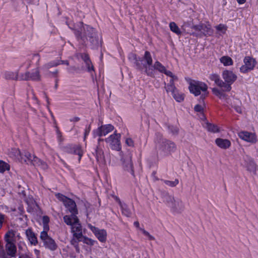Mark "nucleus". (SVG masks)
Here are the masks:
<instances>
[{
  "label": "nucleus",
  "mask_w": 258,
  "mask_h": 258,
  "mask_svg": "<svg viewBox=\"0 0 258 258\" xmlns=\"http://www.w3.org/2000/svg\"><path fill=\"white\" fill-rule=\"evenodd\" d=\"M234 108L236 110V111L239 113H242V109L241 107V106L238 105H235L234 106Z\"/></svg>",
  "instance_id": "54"
},
{
  "label": "nucleus",
  "mask_w": 258,
  "mask_h": 258,
  "mask_svg": "<svg viewBox=\"0 0 258 258\" xmlns=\"http://www.w3.org/2000/svg\"><path fill=\"white\" fill-rule=\"evenodd\" d=\"M210 79L213 81H214L215 84L219 87H221L223 89V81L222 80L219 76L216 74H211L210 76Z\"/></svg>",
  "instance_id": "30"
},
{
  "label": "nucleus",
  "mask_w": 258,
  "mask_h": 258,
  "mask_svg": "<svg viewBox=\"0 0 258 258\" xmlns=\"http://www.w3.org/2000/svg\"><path fill=\"white\" fill-rule=\"evenodd\" d=\"M81 57L85 62L89 72L93 70V67L88 54L85 53L81 54Z\"/></svg>",
  "instance_id": "31"
},
{
  "label": "nucleus",
  "mask_w": 258,
  "mask_h": 258,
  "mask_svg": "<svg viewBox=\"0 0 258 258\" xmlns=\"http://www.w3.org/2000/svg\"><path fill=\"white\" fill-rule=\"evenodd\" d=\"M75 248L76 249V250L77 252H80V248H79V246L78 245V244H76L75 245Z\"/></svg>",
  "instance_id": "63"
},
{
  "label": "nucleus",
  "mask_w": 258,
  "mask_h": 258,
  "mask_svg": "<svg viewBox=\"0 0 258 258\" xmlns=\"http://www.w3.org/2000/svg\"><path fill=\"white\" fill-rule=\"evenodd\" d=\"M155 70H158L161 73H163L165 71V68L159 61H156L153 66Z\"/></svg>",
  "instance_id": "38"
},
{
  "label": "nucleus",
  "mask_w": 258,
  "mask_h": 258,
  "mask_svg": "<svg viewBox=\"0 0 258 258\" xmlns=\"http://www.w3.org/2000/svg\"><path fill=\"white\" fill-rule=\"evenodd\" d=\"M212 92L216 96H218V97L220 96V94L222 93L221 91L216 88H214L212 89Z\"/></svg>",
  "instance_id": "51"
},
{
  "label": "nucleus",
  "mask_w": 258,
  "mask_h": 258,
  "mask_svg": "<svg viewBox=\"0 0 258 258\" xmlns=\"http://www.w3.org/2000/svg\"><path fill=\"white\" fill-rule=\"evenodd\" d=\"M143 233L146 236H147L149 240H155V238L154 236L151 235L148 231H146L145 229H141Z\"/></svg>",
  "instance_id": "48"
},
{
  "label": "nucleus",
  "mask_w": 258,
  "mask_h": 258,
  "mask_svg": "<svg viewBox=\"0 0 258 258\" xmlns=\"http://www.w3.org/2000/svg\"><path fill=\"white\" fill-rule=\"evenodd\" d=\"M55 197L60 201L62 202L63 204L67 201V200H69L70 198L66 197L65 196L57 193L55 194Z\"/></svg>",
  "instance_id": "46"
},
{
  "label": "nucleus",
  "mask_w": 258,
  "mask_h": 258,
  "mask_svg": "<svg viewBox=\"0 0 258 258\" xmlns=\"http://www.w3.org/2000/svg\"><path fill=\"white\" fill-rule=\"evenodd\" d=\"M123 167L124 170L130 172L134 175L133 164L132 162V155L130 153H127L123 155L121 158Z\"/></svg>",
  "instance_id": "13"
},
{
  "label": "nucleus",
  "mask_w": 258,
  "mask_h": 258,
  "mask_svg": "<svg viewBox=\"0 0 258 258\" xmlns=\"http://www.w3.org/2000/svg\"><path fill=\"white\" fill-rule=\"evenodd\" d=\"M113 129L114 126L110 124L101 125L97 129L93 131V137L96 138L97 137L105 136L111 132Z\"/></svg>",
  "instance_id": "11"
},
{
  "label": "nucleus",
  "mask_w": 258,
  "mask_h": 258,
  "mask_svg": "<svg viewBox=\"0 0 258 258\" xmlns=\"http://www.w3.org/2000/svg\"><path fill=\"white\" fill-rule=\"evenodd\" d=\"M26 235L32 245H36L38 243V240L36 234L30 228L27 229L25 231Z\"/></svg>",
  "instance_id": "23"
},
{
  "label": "nucleus",
  "mask_w": 258,
  "mask_h": 258,
  "mask_svg": "<svg viewBox=\"0 0 258 258\" xmlns=\"http://www.w3.org/2000/svg\"><path fill=\"white\" fill-rule=\"evenodd\" d=\"M172 95L173 98L178 102H182L184 100L183 94L179 93L177 90Z\"/></svg>",
  "instance_id": "39"
},
{
  "label": "nucleus",
  "mask_w": 258,
  "mask_h": 258,
  "mask_svg": "<svg viewBox=\"0 0 258 258\" xmlns=\"http://www.w3.org/2000/svg\"><path fill=\"white\" fill-rule=\"evenodd\" d=\"M173 212L180 213L184 209L182 201L179 199H175L169 207Z\"/></svg>",
  "instance_id": "16"
},
{
  "label": "nucleus",
  "mask_w": 258,
  "mask_h": 258,
  "mask_svg": "<svg viewBox=\"0 0 258 258\" xmlns=\"http://www.w3.org/2000/svg\"><path fill=\"white\" fill-rule=\"evenodd\" d=\"M168 130L173 135H177L178 134L179 129L177 126L169 125Z\"/></svg>",
  "instance_id": "44"
},
{
  "label": "nucleus",
  "mask_w": 258,
  "mask_h": 258,
  "mask_svg": "<svg viewBox=\"0 0 258 258\" xmlns=\"http://www.w3.org/2000/svg\"><path fill=\"white\" fill-rule=\"evenodd\" d=\"M239 137L240 139L250 143H255L256 141L254 134L247 132H241L239 133Z\"/></svg>",
  "instance_id": "20"
},
{
  "label": "nucleus",
  "mask_w": 258,
  "mask_h": 258,
  "mask_svg": "<svg viewBox=\"0 0 258 258\" xmlns=\"http://www.w3.org/2000/svg\"><path fill=\"white\" fill-rule=\"evenodd\" d=\"M220 60V62L225 66H231L233 64L232 59L231 57L228 56H223L221 57Z\"/></svg>",
  "instance_id": "34"
},
{
  "label": "nucleus",
  "mask_w": 258,
  "mask_h": 258,
  "mask_svg": "<svg viewBox=\"0 0 258 258\" xmlns=\"http://www.w3.org/2000/svg\"><path fill=\"white\" fill-rule=\"evenodd\" d=\"M91 131V124H89V126L86 127L84 133V139L86 138V137L89 135L90 132Z\"/></svg>",
  "instance_id": "52"
},
{
  "label": "nucleus",
  "mask_w": 258,
  "mask_h": 258,
  "mask_svg": "<svg viewBox=\"0 0 258 258\" xmlns=\"http://www.w3.org/2000/svg\"><path fill=\"white\" fill-rule=\"evenodd\" d=\"M176 145L174 142L166 139H162L159 147V151L164 156H169L176 151Z\"/></svg>",
  "instance_id": "4"
},
{
  "label": "nucleus",
  "mask_w": 258,
  "mask_h": 258,
  "mask_svg": "<svg viewBox=\"0 0 258 258\" xmlns=\"http://www.w3.org/2000/svg\"><path fill=\"white\" fill-rule=\"evenodd\" d=\"M163 73H164L167 76L170 77L172 78H174L175 80L178 79L177 77L176 76L174 75L173 73L170 71H167L165 69V72H164Z\"/></svg>",
  "instance_id": "49"
},
{
  "label": "nucleus",
  "mask_w": 258,
  "mask_h": 258,
  "mask_svg": "<svg viewBox=\"0 0 258 258\" xmlns=\"http://www.w3.org/2000/svg\"><path fill=\"white\" fill-rule=\"evenodd\" d=\"M191 28V32L190 33L191 35L197 37H202V29L200 28V24L193 25Z\"/></svg>",
  "instance_id": "28"
},
{
  "label": "nucleus",
  "mask_w": 258,
  "mask_h": 258,
  "mask_svg": "<svg viewBox=\"0 0 258 258\" xmlns=\"http://www.w3.org/2000/svg\"><path fill=\"white\" fill-rule=\"evenodd\" d=\"M41 240L43 241L46 248L50 250H55L57 247V245L55 241L47 234V232L42 231L40 235Z\"/></svg>",
  "instance_id": "8"
},
{
  "label": "nucleus",
  "mask_w": 258,
  "mask_h": 258,
  "mask_svg": "<svg viewBox=\"0 0 258 258\" xmlns=\"http://www.w3.org/2000/svg\"><path fill=\"white\" fill-rule=\"evenodd\" d=\"M169 27L173 32L175 33L177 35H180L181 34V32L180 30L179 27L176 25V24L173 22L170 23Z\"/></svg>",
  "instance_id": "35"
},
{
  "label": "nucleus",
  "mask_w": 258,
  "mask_h": 258,
  "mask_svg": "<svg viewBox=\"0 0 258 258\" xmlns=\"http://www.w3.org/2000/svg\"><path fill=\"white\" fill-rule=\"evenodd\" d=\"M93 154L95 155L96 160L98 162L102 164L105 163L104 152L99 145L97 146Z\"/></svg>",
  "instance_id": "22"
},
{
  "label": "nucleus",
  "mask_w": 258,
  "mask_h": 258,
  "mask_svg": "<svg viewBox=\"0 0 258 258\" xmlns=\"http://www.w3.org/2000/svg\"><path fill=\"white\" fill-rule=\"evenodd\" d=\"M206 127L207 130L212 133H217L219 132V128L218 126L215 124L207 123L206 125Z\"/></svg>",
  "instance_id": "37"
},
{
  "label": "nucleus",
  "mask_w": 258,
  "mask_h": 258,
  "mask_svg": "<svg viewBox=\"0 0 258 258\" xmlns=\"http://www.w3.org/2000/svg\"><path fill=\"white\" fill-rule=\"evenodd\" d=\"M71 244L75 246V244H78V241L75 239H72L71 241Z\"/></svg>",
  "instance_id": "61"
},
{
  "label": "nucleus",
  "mask_w": 258,
  "mask_h": 258,
  "mask_svg": "<svg viewBox=\"0 0 258 258\" xmlns=\"http://www.w3.org/2000/svg\"><path fill=\"white\" fill-rule=\"evenodd\" d=\"M244 161V166L247 168V170L250 172H254L256 170V165L253 160L249 156L245 155L243 156Z\"/></svg>",
  "instance_id": "18"
},
{
  "label": "nucleus",
  "mask_w": 258,
  "mask_h": 258,
  "mask_svg": "<svg viewBox=\"0 0 258 258\" xmlns=\"http://www.w3.org/2000/svg\"><path fill=\"white\" fill-rule=\"evenodd\" d=\"M163 181L166 185L170 187H175L179 183V180L177 179H175L174 181L164 180Z\"/></svg>",
  "instance_id": "42"
},
{
  "label": "nucleus",
  "mask_w": 258,
  "mask_h": 258,
  "mask_svg": "<svg viewBox=\"0 0 258 258\" xmlns=\"http://www.w3.org/2000/svg\"><path fill=\"white\" fill-rule=\"evenodd\" d=\"M216 145L222 149H227L231 146V142L227 139L217 138L215 140Z\"/></svg>",
  "instance_id": "25"
},
{
  "label": "nucleus",
  "mask_w": 258,
  "mask_h": 258,
  "mask_svg": "<svg viewBox=\"0 0 258 258\" xmlns=\"http://www.w3.org/2000/svg\"><path fill=\"white\" fill-rule=\"evenodd\" d=\"M67 210L72 214H78V212L76 203L73 200L69 199L64 204Z\"/></svg>",
  "instance_id": "21"
},
{
  "label": "nucleus",
  "mask_w": 258,
  "mask_h": 258,
  "mask_svg": "<svg viewBox=\"0 0 258 258\" xmlns=\"http://www.w3.org/2000/svg\"><path fill=\"white\" fill-rule=\"evenodd\" d=\"M19 80L21 81H39L41 80V76L38 67L33 70L31 72H26L24 74H21L19 76Z\"/></svg>",
  "instance_id": "7"
},
{
  "label": "nucleus",
  "mask_w": 258,
  "mask_h": 258,
  "mask_svg": "<svg viewBox=\"0 0 258 258\" xmlns=\"http://www.w3.org/2000/svg\"><path fill=\"white\" fill-rule=\"evenodd\" d=\"M216 29L218 31H221L223 33H225L227 30V27L224 24H220L216 26Z\"/></svg>",
  "instance_id": "47"
},
{
  "label": "nucleus",
  "mask_w": 258,
  "mask_h": 258,
  "mask_svg": "<svg viewBox=\"0 0 258 258\" xmlns=\"http://www.w3.org/2000/svg\"><path fill=\"white\" fill-rule=\"evenodd\" d=\"M79 120H80V118L79 117H74L70 119V121H73V122H77Z\"/></svg>",
  "instance_id": "58"
},
{
  "label": "nucleus",
  "mask_w": 258,
  "mask_h": 258,
  "mask_svg": "<svg viewBox=\"0 0 258 258\" xmlns=\"http://www.w3.org/2000/svg\"><path fill=\"white\" fill-rule=\"evenodd\" d=\"M60 60V64H66L68 66L69 64V61L68 60Z\"/></svg>",
  "instance_id": "60"
},
{
  "label": "nucleus",
  "mask_w": 258,
  "mask_h": 258,
  "mask_svg": "<svg viewBox=\"0 0 258 258\" xmlns=\"http://www.w3.org/2000/svg\"><path fill=\"white\" fill-rule=\"evenodd\" d=\"M222 76L223 81V91L229 92L231 90V85L236 80L237 77L232 71L225 70L223 71Z\"/></svg>",
  "instance_id": "3"
},
{
  "label": "nucleus",
  "mask_w": 258,
  "mask_h": 258,
  "mask_svg": "<svg viewBox=\"0 0 258 258\" xmlns=\"http://www.w3.org/2000/svg\"><path fill=\"white\" fill-rule=\"evenodd\" d=\"M219 98L221 99H226V95L225 93H224L223 92H222V93L220 94V96H219Z\"/></svg>",
  "instance_id": "57"
},
{
  "label": "nucleus",
  "mask_w": 258,
  "mask_h": 258,
  "mask_svg": "<svg viewBox=\"0 0 258 258\" xmlns=\"http://www.w3.org/2000/svg\"><path fill=\"white\" fill-rule=\"evenodd\" d=\"M4 221V216L3 215H0V229L2 227Z\"/></svg>",
  "instance_id": "56"
},
{
  "label": "nucleus",
  "mask_w": 258,
  "mask_h": 258,
  "mask_svg": "<svg viewBox=\"0 0 258 258\" xmlns=\"http://www.w3.org/2000/svg\"><path fill=\"white\" fill-rule=\"evenodd\" d=\"M69 27L74 30L75 35L77 40L83 45L90 43L93 48H97L99 45V37L96 30L92 27L84 25L79 22L74 27Z\"/></svg>",
  "instance_id": "1"
},
{
  "label": "nucleus",
  "mask_w": 258,
  "mask_h": 258,
  "mask_svg": "<svg viewBox=\"0 0 258 258\" xmlns=\"http://www.w3.org/2000/svg\"><path fill=\"white\" fill-rule=\"evenodd\" d=\"M25 152H28L26 151L21 152L18 149L14 148L12 149L10 155L11 157L15 160H18L21 162L23 161L25 162V156L24 155Z\"/></svg>",
  "instance_id": "17"
},
{
  "label": "nucleus",
  "mask_w": 258,
  "mask_h": 258,
  "mask_svg": "<svg viewBox=\"0 0 258 258\" xmlns=\"http://www.w3.org/2000/svg\"><path fill=\"white\" fill-rule=\"evenodd\" d=\"M194 109L196 112L202 113L203 112L204 107L202 105L197 104L195 106Z\"/></svg>",
  "instance_id": "50"
},
{
  "label": "nucleus",
  "mask_w": 258,
  "mask_h": 258,
  "mask_svg": "<svg viewBox=\"0 0 258 258\" xmlns=\"http://www.w3.org/2000/svg\"><path fill=\"white\" fill-rule=\"evenodd\" d=\"M200 28L202 29V37L204 36L210 35L212 33L211 27L209 24H200Z\"/></svg>",
  "instance_id": "29"
},
{
  "label": "nucleus",
  "mask_w": 258,
  "mask_h": 258,
  "mask_svg": "<svg viewBox=\"0 0 258 258\" xmlns=\"http://www.w3.org/2000/svg\"><path fill=\"white\" fill-rule=\"evenodd\" d=\"M10 169V165L5 162L0 160V172L4 173Z\"/></svg>",
  "instance_id": "40"
},
{
  "label": "nucleus",
  "mask_w": 258,
  "mask_h": 258,
  "mask_svg": "<svg viewBox=\"0 0 258 258\" xmlns=\"http://www.w3.org/2000/svg\"><path fill=\"white\" fill-rule=\"evenodd\" d=\"M60 64V60H55L51 61L47 63H46L44 66L43 68L46 69H49L50 68L53 67H56Z\"/></svg>",
  "instance_id": "36"
},
{
  "label": "nucleus",
  "mask_w": 258,
  "mask_h": 258,
  "mask_svg": "<svg viewBox=\"0 0 258 258\" xmlns=\"http://www.w3.org/2000/svg\"><path fill=\"white\" fill-rule=\"evenodd\" d=\"M165 89L167 92H171L173 94L174 92L177 91V89L174 85H167L165 86Z\"/></svg>",
  "instance_id": "45"
},
{
  "label": "nucleus",
  "mask_w": 258,
  "mask_h": 258,
  "mask_svg": "<svg viewBox=\"0 0 258 258\" xmlns=\"http://www.w3.org/2000/svg\"><path fill=\"white\" fill-rule=\"evenodd\" d=\"M140 59H143V64H146L148 68H150V66L152 64L153 60L150 52L145 51L143 57H140Z\"/></svg>",
  "instance_id": "26"
},
{
  "label": "nucleus",
  "mask_w": 258,
  "mask_h": 258,
  "mask_svg": "<svg viewBox=\"0 0 258 258\" xmlns=\"http://www.w3.org/2000/svg\"><path fill=\"white\" fill-rule=\"evenodd\" d=\"M88 226L100 242H104L106 241L107 239V232L105 230L99 229L91 224H89Z\"/></svg>",
  "instance_id": "14"
},
{
  "label": "nucleus",
  "mask_w": 258,
  "mask_h": 258,
  "mask_svg": "<svg viewBox=\"0 0 258 258\" xmlns=\"http://www.w3.org/2000/svg\"><path fill=\"white\" fill-rule=\"evenodd\" d=\"M207 85L204 83L197 82L195 83H191L189 86V89L191 93L195 96H198L201 94V91L205 92L207 90Z\"/></svg>",
  "instance_id": "12"
},
{
  "label": "nucleus",
  "mask_w": 258,
  "mask_h": 258,
  "mask_svg": "<svg viewBox=\"0 0 258 258\" xmlns=\"http://www.w3.org/2000/svg\"><path fill=\"white\" fill-rule=\"evenodd\" d=\"M244 64L240 68V72L246 73L252 70L256 63L255 59L250 56H245L243 59Z\"/></svg>",
  "instance_id": "10"
},
{
  "label": "nucleus",
  "mask_w": 258,
  "mask_h": 258,
  "mask_svg": "<svg viewBox=\"0 0 258 258\" xmlns=\"http://www.w3.org/2000/svg\"><path fill=\"white\" fill-rule=\"evenodd\" d=\"M66 151L69 153L78 155L79 161L83 155L82 150L79 145H68L66 147Z\"/></svg>",
  "instance_id": "19"
},
{
  "label": "nucleus",
  "mask_w": 258,
  "mask_h": 258,
  "mask_svg": "<svg viewBox=\"0 0 258 258\" xmlns=\"http://www.w3.org/2000/svg\"><path fill=\"white\" fill-rule=\"evenodd\" d=\"M4 78L6 80H19V72H13L6 71L4 74Z\"/></svg>",
  "instance_id": "27"
},
{
  "label": "nucleus",
  "mask_w": 258,
  "mask_h": 258,
  "mask_svg": "<svg viewBox=\"0 0 258 258\" xmlns=\"http://www.w3.org/2000/svg\"><path fill=\"white\" fill-rule=\"evenodd\" d=\"M71 231L73 233V236L78 241L82 240L83 237L82 228L79 220L78 222H75V223L71 227Z\"/></svg>",
  "instance_id": "15"
},
{
  "label": "nucleus",
  "mask_w": 258,
  "mask_h": 258,
  "mask_svg": "<svg viewBox=\"0 0 258 258\" xmlns=\"http://www.w3.org/2000/svg\"><path fill=\"white\" fill-rule=\"evenodd\" d=\"M24 156H25V162L27 164H31L34 166L40 167L43 170L47 169L48 165L47 164L35 155H32L29 152H25Z\"/></svg>",
  "instance_id": "5"
},
{
  "label": "nucleus",
  "mask_w": 258,
  "mask_h": 258,
  "mask_svg": "<svg viewBox=\"0 0 258 258\" xmlns=\"http://www.w3.org/2000/svg\"><path fill=\"white\" fill-rule=\"evenodd\" d=\"M49 222V218L47 216H44L42 217V222L43 224V231H46V232L49 230L48 223Z\"/></svg>",
  "instance_id": "41"
},
{
  "label": "nucleus",
  "mask_w": 258,
  "mask_h": 258,
  "mask_svg": "<svg viewBox=\"0 0 258 258\" xmlns=\"http://www.w3.org/2000/svg\"><path fill=\"white\" fill-rule=\"evenodd\" d=\"M5 240L6 242L5 250L0 248V258H11L16 255L17 247L15 245V231L9 230L5 234Z\"/></svg>",
  "instance_id": "2"
},
{
  "label": "nucleus",
  "mask_w": 258,
  "mask_h": 258,
  "mask_svg": "<svg viewBox=\"0 0 258 258\" xmlns=\"http://www.w3.org/2000/svg\"><path fill=\"white\" fill-rule=\"evenodd\" d=\"M119 206L121 209L122 214L126 217H130L131 216L132 212L126 204L123 203Z\"/></svg>",
  "instance_id": "33"
},
{
  "label": "nucleus",
  "mask_w": 258,
  "mask_h": 258,
  "mask_svg": "<svg viewBox=\"0 0 258 258\" xmlns=\"http://www.w3.org/2000/svg\"><path fill=\"white\" fill-rule=\"evenodd\" d=\"M82 240L84 243H86L88 245H93L96 241L92 240L91 238H89L87 237H83L81 238Z\"/></svg>",
  "instance_id": "43"
},
{
  "label": "nucleus",
  "mask_w": 258,
  "mask_h": 258,
  "mask_svg": "<svg viewBox=\"0 0 258 258\" xmlns=\"http://www.w3.org/2000/svg\"><path fill=\"white\" fill-rule=\"evenodd\" d=\"M177 80H175L174 78H172L170 79V81H169V83L168 84V85H174V81H176Z\"/></svg>",
  "instance_id": "62"
},
{
  "label": "nucleus",
  "mask_w": 258,
  "mask_h": 258,
  "mask_svg": "<svg viewBox=\"0 0 258 258\" xmlns=\"http://www.w3.org/2000/svg\"><path fill=\"white\" fill-rule=\"evenodd\" d=\"M125 143L128 146L132 147L134 146L133 141L131 138L126 139Z\"/></svg>",
  "instance_id": "53"
},
{
  "label": "nucleus",
  "mask_w": 258,
  "mask_h": 258,
  "mask_svg": "<svg viewBox=\"0 0 258 258\" xmlns=\"http://www.w3.org/2000/svg\"><path fill=\"white\" fill-rule=\"evenodd\" d=\"M128 58L136 64L137 69L140 70L145 69V72L148 76L153 77L154 76L153 69L148 68L146 64H143V59H140V57L138 58L136 54L130 53Z\"/></svg>",
  "instance_id": "6"
},
{
  "label": "nucleus",
  "mask_w": 258,
  "mask_h": 258,
  "mask_svg": "<svg viewBox=\"0 0 258 258\" xmlns=\"http://www.w3.org/2000/svg\"><path fill=\"white\" fill-rule=\"evenodd\" d=\"M77 214H72L71 215H66L63 217V221L65 223L68 225H70L71 227L74 225L75 222H78L79 219L77 216Z\"/></svg>",
  "instance_id": "24"
},
{
  "label": "nucleus",
  "mask_w": 258,
  "mask_h": 258,
  "mask_svg": "<svg viewBox=\"0 0 258 258\" xmlns=\"http://www.w3.org/2000/svg\"><path fill=\"white\" fill-rule=\"evenodd\" d=\"M19 258H29L27 255H21L19 256Z\"/></svg>",
  "instance_id": "64"
},
{
  "label": "nucleus",
  "mask_w": 258,
  "mask_h": 258,
  "mask_svg": "<svg viewBox=\"0 0 258 258\" xmlns=\"http://www.w3.org/2000/svg\"><path fill=\"white\" fill-rule=\"evenodd\" d=\"M120 138V135L114 133L108 138L105 139V141L106 143L109 144L110 148L112 150L119 151L121 149Z\"/></svg>",
  "instance_id": "9"
},
{
  "label": "nucleus",
  "mask_w": 258,
  "mask_h": 258,
  "mask_svg": "<svg viewBox=\"0 0 258 258\" xmlns=\"http://www.w3.org/2000/svg\"><path fill=\"white\" fill-rule=\"evenodd\" d=\"M77 70V68L75 66H72L68 68V71L70 73H73Z\"/></svg>",
  "instance_id": "55"
},
{
  "label": "nucleus",
  "mask_w": 258,
  "mask_h": 258,
  "mask_svg": "<svg viewBox=\"0 0 258 258\" xmlns=\"http://www.w3.org/2000/svg\"><path fill=\"white\" fill-rule=\"evenodd\" d=\"M114 199L115 200V201L118 203V204L119 205V206H120L122 204H123L121 201L120 200L119 198L116 196H115L114 197Z\"/></svg>",
  "instance_id": "59"
},
{
  "label": "nucleus",
  "mask_w": 258,
  "mask_h": 258,
  "mask_svg": "<svg viewBox=\"0 0 258 258\" xmlns=\"http://www.w3.org/2000/svg\"><path fill=\"white\" fill-rule=\"evenodd\" d=\"M162 199L163 202L169 207L172 204L175 199L174 197L169 195L168 193L163 194Z\"/></svg>",
  "instance_id": "32"
}]
</instances>
